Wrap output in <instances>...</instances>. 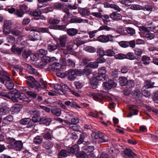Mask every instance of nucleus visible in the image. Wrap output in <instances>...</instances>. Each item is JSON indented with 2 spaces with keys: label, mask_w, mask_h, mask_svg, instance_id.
Instances as JSON below:
<instances>
[{
  "label": "nucleus",
  "mask_w": 158,
  "mask_h": 158,
  "mask_svg": "<svg viewBox=\"0 0 158 158\" xmlns=\"http://www.w3.org/2000/svg\"><path fill=\"white\" fill-rule=\"evenodd\" d=\"M119 83L122 86H125L127 85V80L125 77H120L118 79Z\"/></svg>",
  "instance_id": "nucleus-34"
},
{
  "label": "nucleus",
  "mask_w": 158,
  "mask_h": 158,
  "mask_svg": "<svg viewBox=\"0 0 158 158\" xmlns=\"http://www.w3.org/2000/svg\"><path fill=\"white\" fill-rule=\"evenodd\" d=\"M12 24L11 22L10 21L6 20L4 22L3 28L10 29Z\"/></svg>",
  "instance_id": "nucleus-45"
},
{
  "label": "nucleus",
  "mask_w": 158,
  "mask_h": 158,
  "mask_svg": "<svg viewBox=\"0 0 158 158\" xmlns=\"http://www.w3.org/2000/svg\"><path fill=\"white\" fill-rule=\"evenodd\" d=\"M56 40H59L61 46L62 47H65L67 41V36L66 35H61L58 39H56Z\"/></svg>",
  "instance_id": "nucleus-14"
},
{
  "label": "nucleus",
  "mask_w": 158,
  "mask_h": 158,
  "mask_svg": "<svg viewBox=\"0 0 158 158\" xmlns=\"http://www.w3.org/2000/svg\"><path fill=\"white\" fill-rule=\"evenodd\" d=\"M93 99L96 101L102 99L103 98L102 94H99L92 93L90 94Z\"/></svg>",
  "instance_id": "nucleus-30"
},
{
  "label": "nucleus",
  "mask_w": 158,
  "mask_h": 158,
  "mask_svg": "<svg viewBox=\"0 0 158 158\" xmlns=\"http://www.w3.org/2000/svg\"><path fill=\"white\" fill-rule=\"evenodd\" d=\"M27 67L30 70L29 73L31 74L34 75H37L38 74L37 70L33 68L31 65H28Z\"/></svg>",
  "instance_id": "nucleus-50"
},
{
  "label": "nucleus",
  "mask_w": 158,
  "mask_h": 158,
  "mask_svg": "<svg viewBox=\"0 0 158 158\" xmlns=\"http://www.w3.org/2000/svg\"><path fill=\"white\" fill-rule=\"evenodd\" d=\"M99 31V30L98 29L97 30H95L92 31H88L87 33L89 35V37L90 38H92L95 36V34Z\"/></svg>",
  "instance_id": "nucleus-58"
},
{
  "label": "nucleus",
  "mask_w": 158,
  "mask_h": 158,
  "mask_svg": "<svg viewBox=\"0 0 158 158\" xmlns=\"http://www.w3.org/2000/svg\"><path fill=\"white\" fill-rule=\"evenodd\" d=\"M67 32L69 35L72 36L76 35L78 32V30L75 28H71L68 29Z\"/></svg>",
  "instance_id": "nucleus-23"
},
{
  "label": "nucleus",
  "mask_w": 158,
  "mask_h": 158,
  "mask_svg": "<svg viewBox=\"0 0 158 158\" xmlns=\"http://www.w3.org/2000/svg\"><path fill=\"white\" fill-rule=\"evenodd\" d=\"M70 23H88V20L86 19H83L80 17H73L71 18L70 20Z\"/></svg>",
  "instance_id": "nucleus-15"
},
{
  "label": "nucleus",
  "mask_w": 158,
  "mask_h": 158,
  "mask_svg": "<svg viewBox=\"0 0 158 158\" xmlns=\"http://www.w3.org/2000/svg\"><path fill=\"white\" fill-rule=\"evenodd\" d=\"M27 9L28 7L26 5L24 4L20 5V17L27 12Z\"/></svg>",
  "instance_id": "nucleus-32"
},
{
  "label": "nucleus",
  "mask_w": 158,
  "mask_h": 158,
  "mask_svg": "<svg viewBox=\"0 0 158 158\" xmlns=\"http://www.w3.org/2000/svg\"><path fill=\"white\" fill-rule=\"evenodd\" d=\"M79 150V147L77 144H75L67 149L69 153H74L76 152L77 154Z\"/></svg>",
  "instance_id": "nucleus-17"
},
{
  "label": "nucleus",
  "mask_w": 158,
  "mask_h": 158,
  "mask_svg": "<svg viewBox=\"0 0 158 158\" xmlns=\"http://www.w3.org/2000/svg\"><path fill=\"white\" fill-rule=\"evenodd\" d=\"M97 38L98 40L99 41L102 43H105L109 41H113L114 37L111 35L109 34L107 35H100Z\"/></svg>",
  "instance_id": "nucleus-5"
},
{
  "label": "nucleus",
  "mask_w": 158,
  "mask_h": 158,
  "mask_svg": "<svg viewBox=\"0 0 158 158\" xmlns=\"http://www.w3.org/2000/svg\"><path fill=\"white\" fill-rule=\"evenodd\" d=\"M31 120L29 118H23L20 120V124L23 125H26L31 123Z\"/></svg>",
  "instance_id": "nucleus-37"
},
{
  "label": "nucleus",
  "mask_w": 158,
  "mask_h": 158,
  "mask_svg": "<svg viewBox=\"0 0 158 158\" xmlns=\"http://www.w3.org/2000/svg\"><path fill=\"white\" fill-rule=\"evenodd\" d=\"M51 112L56 116H59L61 114V110L60 109L55 108L51 109Z\"/></svg>",
  "instance_id": "nucleus-24"
},
{
  "label": "nucleus",
  "mask_w": 158,
  "mask_h": 158,
  "mask_svg": "<svg viewBox=\"0 0 158 158\" xmlns=\"http://www.w3.org/2000/svg\"><path fill=\"white\" fill-rule=\"evenodd\" d=\"M114 58L117 59L123 60L125 59V54L123 53H119L115 55Z\"/></svg>",
  "instance_id": "nucleus-55"
},
{
  "label": "nucleus",
  "mask_w": 158,
  "mask_h": 158,
  "mask_svg": "<svg viewBox=\"0 0 158 158\" xmlns=\"http://www.w3.org/2000/svg\"><path fill=\"white\" fill-rule=\"evenodd\" d=\"M89 154L85 153L84 152H81L77 154V156L78 158H87Z\"/></svg>",
  "instance_id": "nucleus-47"
},
{
  "label": "nucleus",
  "mask_w": 158,
  "mask_h": 158,
  "mask_svg": "<svg viewBox=\"0 0 158 158\" xmlns=\"http://www.w3.org/2000/svg\"><path fill=\"white\" fill-rule=\"evenodd\" d=\"M94 77L98 81H107L108 79V77L107 75H102L99 73L95 77Z\"/></svg>",
  "instance_id": "nucleus-28"
},
{
  "label": "nucleus",
  "mask_w": 158,
  "mask_h": 158,
  "mask_svg": "<svg viewBox=\"0 0 158 158\" xmlns=\"http://www.w3.org/2000/svg\"><path fill=\"white\" fill-rule=\"evenodd\" d=\"M68 151L63 149L59 153L58 158H62V157H66L68 156Z\"/></svg>",
  "instance_id": "nucleus-39"
},
{
  "label": "nucleus",
  "mask_w": 158,
  "mask_h": 158,
  "mask_svg": "<svg viewBox=\"0 0 158 158\" xmlns=\"http://www.w3.org/2000/svg\"><path fill=\"white\" fill-rule=\"evenodd\" d=\"M0 95L10 99L12 101L15 102H19L20 99V92L16 89H14L13 91L8 92L7 93L2 92Z\"/></svg>",
  "instance_id": "nucleus-2"
},
{
  "label": "nucleus",
  "mask_w": 158,
  "mask_h": 158,
  "mask_svg": "<svg viewBox=\"0 0 158 158\" xmlns=\"http://www.w3.org/2000/svg\"><path fill=\"white\" fill-rule=\"evenodd\" d=\"M43 140V138L41 136H37L34 139V143L36 144H40Z\"/></svg>",
  "instance_id": "nucleus-42"
},
{
  "label": "nucleus",
  "mask_w": 158,
  "mask_h": 158,
  "mask_svg": "<svg viewBox=\"0 0 158 158\" xmlns=\"http://www.w3.org/2000/svg\"><path fill=\"white\" fill-rule=\"evenodd\" d=\"M63 11L66 13L67 15H65L64 16V17L62 19V20L64 21L67 22L68 20L69 17L70 16V13L69 10L67 9L64 10Z\"/></svg>",
  "instance_id": "nucleus-44"
},
{
  "label": "nucleus",
  "mask_w": 158,
  "mask_h": 158,
  "mask_svg": "<svg viewBox=\"0 0 158 158\" xmlns=\"http://www.w3.org/2000/svg\"><path fill=\"white\" fill-rule=\"evenodd\" d=\"M6 41L10 44H12L15 41V39L13 36L9 35L6 39Z\"/></svg>",
  "instance_id": "nucleus-57"
},
{
  "label": "nucleus",
  "mask_w": 158,
  "mask_h": 158,
  "mask_svg": "<svg viewBox=\"0 0 158 158\" xmlns=\"http://www.w3.org/2000/svg\"><path fill=\"white\" fill-rule=\"evenodd\" d=\"M47 53L48 51L43 49H40L37 52V54L38 55L42 57L45 56Z\"/></svg>",
  "instance_id": "nucleus-41"
},
{
  "label": "nucleus",
  "mask_w": 158,
  "mask_h": 158,
  "mask_svg": "<svg viewBox=\"0 0 158 158\" xmlns=\"http://www.w3.org/2000/svg\"><path fill=\"white\" fill-rule=\"evenodd\" d=\"M61 64H60L58 63H54L50 65L49 68H51L52 70L57 72V75L59 77H62L64 75L62 76L63 74H61L59 72L60 71L61 69Z\"/></svg>",
  "instance_id": "nucleus-7"
},
{
  "label": "nucleus",
  "mask_w": 158,
  "mask_h": 158,
  "mask_svg": "<svg viewBox=\"0 0 158 158\" xmlns=\"http://www.w3.org/2000/svg\"><path fill=\"white\" fill-rule=\"evenodd\" d=\"M102 85L105 89L109 90L113 87H115L117 84L114 81L110 80L107 82L103 83Z\"/></svg>",
  "instance_id": "nucleus-11"
},
{
  "label": "nucleus",
  "mask_w": 158,
  "mask_h": 158,
  "mask_svg": "<svg viewBox=\"0 0 158 158\" xmlns=\"http://www.w3.org/2000/svg\"><path fill=\"white\" fill-rule=\"evenodd\" d=\"M29 39L31 41H35L41 40L42 39L40 33L38 32H34L31 33L29 36Z\"/></svg>",
  "instance_id": "nucleus-9"
},
{
  "label": "nucleus",
  "mask_w": 158,
  "mask_h": 158,
  "mask_svg": "<svg viewBox=\"0 0 158 158\" xmlns=\"http://www.w3.org/2000/svg\"><path fill=\"white\" fill-rule=\"evenodd\" d=\"M132 95L135 98L138 99L141 97L142 93L140 90L135 89L132 91Z\"/></svg>",
  "instance_id": "nucleus-33"
},
{
  "label": "nucleus",
  "mask_w": 158,
  "mask_h": 158,
  "mask_svg": "<svg viewBox=\"0 0 158 158\" xmlns=\"http://www.w3.org/2000/svg\"><path fill=\"white\" fill-rule=\"evenodd\" d=\"M153 87V86L152 85L151 81L148 80L146 81L145 85L143 87V88H144L147 89Z\"/></svg>",
  "instance_id": "nucleus-60"
},
{
  "label": "nucleus",
  "mask_w": 158,
  "mask_h": 158,
  "mask_svg": "<svg viewBox=\"0 0 158 158\" xmlns=\"http://www.w3.org/2000/svg\"><path fill=\"white\" fill-rule=\"evenodd\" d=\"M0 76L2 77H1L0 78V82L2 84H4L5 82V80L3 78L6 79H9V75L1 67H0Z\"/></svg>",
  "instance_id": "nucleus-10"
},
{
  "label": "nucleus",
  "mask_w": 158,
  "mask_h": 158,
  "mask_svg": "<svg viewBox=\"0 0 158 158\" xmlns=\"http://www.w3.org/2000/svg\"><path fill=\"white\" fill-rule=\"evenodd\" d=\"M121 155L123 157L125 158H134V156L135 155V154L131 149L127 148L121 153Z\"/></svg>",
  "instance_id": "nucleus-8"
},
{
  "label": "nucleus",
  "mask_w": 158,
  "mask_h": 158,
  "mask_svg": "<svg viewBox=\"0 0 158 158\" xmlns=\"http://www.w3.org/2000/svg\"><path fill=\"white\" fill-rule=\"evenodd\" d=\"M29 114L33 116H40V112L39 110L35 109H33L29 111Z\"/></svg>",
  "instance_id": "nucleus-35"
},
{
  "label": "nucleus",
  "mask_w": 158,
  "mask_h": 158,
  "mask_svg": "<svg viewBox=\"0 0 158 158\" xmlns=\"http://www.w3.org/2000/svg\"><path fill=\"white\" fill-rule=\"evenodd\" d=\"M66 76L69 80H74L77 77L76 71L73 69L69 70L66 72Z\"/></svg>",
  "instance_id": "nucleus-12"
},
{
  "label": "nucleus",
  "mask_w": 158,
  "mask_h": 158,
  "mask_svg": "<svg viewBox=\"0 0 158 158\" xmlns=\"http://www.w3.org/2000/svg\"><path fill=\"white\" fill-rule=\"evenodd\" d=\"M98 80L95 77H93L90 79V83L92 87L94 89L96 88L98 84Z\"/></svg>",
  "instance_id": "nucleus-40"
},
{
  "label": "nucleus",
  "mask_w": 158,
  "mask_h": 158,
  "mask_svg": "<svg viewBox=\"0 0 158 158\" xmlns=\"http://www.w3.org/2000/svg\"><path fill=\"white\" fill-rule=\"evenodd\" d=\"M125 57L126 59L130 60H133L136 58L134 53L130 52L125 54Z\"/></svg>",
  "instance_id": "nucleus-31"
},
{
  "label": "nucleus",
  "mask_w": 158,
  "mask_h": 158,
  "mask_svg": "<svg viewBox=\"0 0 158 158\" xmlns=\"http://www.w3.org/2000/svg\"><path fill=\"white\" fill-rule=\"evenodd\" d=\"M79 12L81 15L83 16H88L90 14V12L89 10L85 8L80 9L79 11Z\"/></svg>",
  "instance_id": "nucleus-26"
},
{
  "label": "nucleus",
  "mask_w": 158,
  "mask_h": 158,
  "mask_svg": "<svg viewBox=\"0 0 158 158\" xmlns=\"http://www.w3.org/2000/svg\"><path fill=\"white\" fill-rule=\"evenodd\" d=\"M101 18L102 19L104 23L105 24H107L110 21L109 16L107 15H102Z\"/></svg>",
  "instance_id": "nucleus-46"
},
{
  "label": "nucleus",
  "mask_w": 158,
  "mask_h": 158,
  "mask_svg": "<svg viewBox=\"0 0 158 158\" xmlns=\"http://www.w3.org/2000/svg\"><path fill=\"white\" fill-rule=\"evenodd\" d=\"M127 85L129 88H133L135 86L134 81L133 80L128 81Z\"/></svg>",
  "instance_id": "nucleus-64"
},
{
  "label": "nucleus",
  "mask_w": 158,
  "mask_h": 158,
  "mask_svg": "<svg viewBox=\"0 0 158 158\" xmlns=\"http://www.w3.org/2000/svg\"><path fill=\"white\" fill-rule=\"evenodd\" d=\"M60 22V20L57 19H54L52 18H50L49 20V22L50 23L52 28L55 29L57 26V24Z\"/></svg>",
  "instance_id": "nucleus-21"
},
{
  "label": "nucleus",
  "mask_w": 158,
  "mask_h": 158,
  "mask_svg": "<svg viewBox=\"0 0 158 158\" xmlns=\"http://www.w3.org/2000/svg\"><path fill=\"white\" fill-rule=\"evenodd\" d=\"M114 52L111 49H107L105 51V55L109 56H112L114 55Z\"/></svg>",
  "instance_id": "nucleus-52"
},
{
  "label": "nucleus",
  "mask_w": 158,
  "mask_h": 158,
  "mask_svg": "<svg viewBox=\"0 0 158 158\" xmlns=\"http://www.w3.org/2000/svg\"><path fill=\"white\" fill-rule=\"evenodd\" d=\"M52 120L51 118L44 117L41 118L40 122L46 125H49Z\"/></svg>",
  "instance_id": "nucleus-22"
},
{
  "label": "nucleus",
  "mask_w": 158,
  "mask_h": 158,
  "mask_svg": "<svg viewBox=\"0 0 158 158\" xmlns=\"http://www.w3.org/2000/svg\"><path fill=\"white\" fill-rule=\"evenodd\" d=\"M10 109L6 107H3L0 109V115H4L8 114Z\"/></svg>",
  "instance_id": "nucleus-38"
},
{
  "label": "nucleus",
  "mask_w": 158,
  "mask_h": 158,
  "mask_svg": "<svg viewBox=\"0 0 158 158\" xmlns=\"http://www.w3.org/2000/svg\"><path fill=\"white\" fill-rule=\"evenodd\" d=\"M133 2L132 0H121L120 3L125 6H129L131 5V3Z\"/></svg>",
  "instance_id": "nucleus-59"
},
{
  "label": "nucleus",
  "mask_w": 158,
  "mask_h": 158,
  "mask_svg": "<svg viewBox=\"0 0 158 158\" xmlns=\"http://www.w3.org/2000/svg\"><path fill=\"white\" fill-rule=\"evenodd\" d=\"M146 89H147L142 87V91L143 94L145 97H148L150 96V93L149 91L147 90Z\"/></svg>",
  "instance_id": "nucleus-54"
},
{
  "label": "nucleus",
  "mask_w": 158,
  "mask_h": 158,
  "mask_svg": "<svg viewBox=\"0 0 158 158\" xmlns=\"http://www.w3.org/2000/svg\"><path fill=\"white\" fill-rule=\"evenodd\" d=\"M119 44L122 47L126 48L128 47V42L121 41L119 43Z\"/></svg>",
  "instance_id": "nucleus-63"
},
{
  "label": "nucleus",
  "mask_w": 158,
  "mask_h": 158,
  "mask_svg": "<svg viewBox=\"0 0 158 158\" xmlns=\"http://www.w3.org/2000/svg\"><path fill=\"white\" fill-rule=\"evenodd\" d=\"M134 52L135 55L140 56L143 52V50L139 48H136L134 49Z\"/></svg>",
  "instance_id": "nucleus-51"
},
{
  "label": "nucleus",
  "mask_w": 158,
  "mask_h": 158,
  "mask_svg": "<svg viewBox=\"0 0 158 158\" xmlns=\"http://www.w3.org/2000/svg\"><path fill=\"white\" fill-rule=\"evenodd\" d=\"M7 10L9 13L10 14L13 13L18 17H20V10H16L14 8L11 7L8 8Z\"/></svg>",
  "instance_id": "nucleus-27"
},
{
  "label": "nucleus",
  "mask_w": 158,
  "mask_h": 158,
  "mask_svg": "<svg viewBox=\"0 0 158 158\" xmlns=\"http://www.w3.org/2000/svg\"><path fill=\"white\" fill-rule=\"evenodd\" d=\"M148 28H152L151 27H146L143 26H140V30L141 31H143V36L147 39L148 40H151L154 37V34L151 33Z\"/></svg>",
  "instance_id": "nucleus-4"
},
{
  "label": "nucleus",
  "mask_w": 158,
  "mask_h": 158,
  "mask_svg": "<svg viewBox=\"0 0 158 158\" xmlns=\"http://www.w3.org/2000/svg\"><path fill=\"white\" fill-rule=\"evenodd\" d=\"M87 66L92 68H97L98 66V64L96 61L91 62L88 64Z\"/></svg>",
  "instance_id": "nucleus-53"
},
{
  "label": "nucleus",
  "mask_w": 158,
  "mask_h": 158,
  "mask_svg": "<svg viewBox=\"0 0 158 158\" xmlns=\"http://www.w3.org/2000/svg\"><path fill=\"white\" fill-rule=\"evenodd\" d=\"M43 145V147L47 149H50L53 147L52 143L49 141L44 142Z\"/></svg>",
  "instance_id": "nucleus-29"
},
{
  "label": "nucleus",
  "mask_w": 158,
  "mask_h": 158,
  "mask_svg": "<svg viewBox=\"0 0 158 158\" xmlns=\"http://www.w3.org/2000/svg\"><path fill=\"white\" fill-rule=\"evenodd\" d=\"M27 83L28 85L34 89V91L38 92L41 91L42 89L45 88L44 85H40L36 81L35 78L31 76L27 77Z\"/></svg>",
  "instance_id": "nucleus-1"
},
{
  "label": "nucleus",
  "mask_w": 158,
  "mask_h": 158,
  "mask_svg": "<svg viewBox=\"0 0 158 158\" xmlns=\"http://www.w3.org/2000/svg\"><path fill=\"white\" fill-rule=\"evenodd\" d=\"M43 137L44 139L50 140H52L53 138H54L52 135L49 132L44 134L43 136Z\"/></svg>",
  "instance_id": "nucleus-48"
},
{
  "label": "nucleus",
  "mask_w": 158,
  "mask_h": 158,
  "mask_svg": "<svg viewBox=\"0 0 158 158\" xmlns=\"http://www.w3.org/2000/svg\"><path fill=\"white\" fill-rule=\"evenodd\" d=\"M4 79L6 81L5 85L6 88L10 90L13 89L14 86V84L10 81L11 78L9 76V79Z\"/></svg>",
  "instance_id": "nucleus-19"
},
{
  "label": "nucleus",
  "mask_w": 158,
  "mask_h": 158,
  "mask_svg": "<svg viewBox=\"0 0 158 158\" xmlns=\"http://www.w3.org/2000/svg\"><path fill=\"white\" fill-rule=\"evenodd\" d=\"M150 60V58L144 55L141 58V60L144 64L147 65L149 64Z\"/></svg>",
  "instance_id": "nucleus-36"
},
{
  "label": "nucleus",
  "mask_w": 158,
  "mask_h": 158,
  "mask_svg": "<svg viewBox=\"0 0 158 158\" xmlns=\"http://www.w3.org/2000/svg\"><path fill=\"white\" fill-rule=\"evenodd\" d=\"M62 61V65H66L70 67L71 68H73L75 67V64L73 60L71 59H68L66 60L65 59H61Z\"/></svg>",
  "instance_id": "nucleus-13"
},
{
  "label": "nucleus",
  "mask_w": 158,
  "mask_h": 158,
  "mask_svg": "<svg viewBox=\"0 0 158 158\" xmlns=\"http://www.w3.org/2000/svg\"><path fill=\"white\" fill-rule=\"evenodd\" d=\"M84 50L89 52L94 53L95 52L96 49L91 46H87L84 48Z\"/></svg>",
  "instance_id": "nucleus-43"
},
{
  "label": "nucleus",
  "mask_w": 158,
  "mask_h": 158,
  "mask_svg": "<svg viewBox=\"0 0 158 158\" xmlns=\"http://www.w3.org/2000/svg\"><path fill=\"white\" fill-rule=\"evenodd\" d=\"M7 139L9 142L8 147L16 151L20 150V141H16L15 139L10 137H8Z\"/></svg>",
  "instance_id": "nucleus-3"
},
{
  "label": "nucleus",
  "mask_w": 158,
  "mask_h": 158,
  "mask_svg": "<svg viewBox=\"0 0 158 158\" xmlns=\"http://www.w3.org/2000/svg\"><path fill=\"white\" fill-rule=\"evenodd\" d=\"M57 44H55L53 43L48 44L47 49L49 52H52L56 50L57 48Z\"/></svg>",
  "instance_id": "nucleus-25"
},
{
  "label": "nucleus",
  "mask_w": 158,
  "mask_h": 158,
  "mask_svg": "<svg viewBox=\"0 0 158 158\" xmlns=\"http://www.w3.org/2000/svg\"><path fill=\"white\" fill-rule=\"evenodd\" d=\"M130 8L134 10H139L143 9V7L139 5L133 4L131 6Z\"/></svg>",
  "instance_id": "nucleus-49"
},
{
  "label": "nucleus",
  "mask_w": 158,
  "mask_h": 158,
  "mask_svg": "<svg viewBox=\"0 0 158 158\" xmlns=\"http://www.w3.org/2000/svg\"><path fill=\"white\" fill-rule=\"evenodd\" d=\"M91 136L93 139H99L98 141L100 143L105 142L108 140L105 139L102 133L100 131L93 132L91 134Z\"/></svg>",
  "instance_id": "nucleus-6"
},
{
  "label": "nucleus",
  "mask_w": 158,
  "mask_h": 158,
  "mask_svg": "<svg viewBox=\"0 0 158 158\" xmlns=\"http://www.w3.org/2000/svg\"><path fill=\"white\" fill-rule=\"evenodd\" d=\"M126 31L128 34L131 35H133L135 33V29L131 27H126Z\"/></svg>",
  "instance_id": "nucleus-56"
},
{
  "label": "nucleus",
  "mask_w": 158,
  "mask_h": 158,
  "mask_svg": "<svg viewBox=\"0 0 158 158\" xmlns=\"http://www.w3.org/2000/svg\"><path fill=\"white\" fill-rule=\"evenodd\" d=\"M66 4L64 3L60 2H57L55 3L53 5L54 8L58 10H63L64 9Z\"/></svg>",
  "instance_id": "nucleus-18"
},
{
  "label": "nucleus",
  "mask_w": 158,
  "mask_h": 158,
  "mask_svg": "<svg viewBox=\"0 0 158 158\" xmlns=\"http://www.w3.org/2000/svg\"><path fill=\"white\" fill-rule=\"evenodd\" d=\"M98 71L99 74H101L102 75H106L105 74L106 72V70L105 67H101L98 69Z\"/></svg>",
  "instance_id": "nucleus-62"
},
{
  "label": "nucleus",
  "mask_w": 158,
  "mask_h": 158,
  "mask_svg": "<svg viewBox=\"0 0 158 158\" xmlns=\"http://www.w3.org/2000/svg\"><path fill=\"white\" fill-rule=\"evenodd\" d=\"M28 14L35 17H39L41 14L40 9H37L35 10H31L28 12Z\"/></svg>",
  "instance_id": "nucleus-20"
},
{
  "label": "nucleus",
  "mask_w": 158,
  "mask_h": 158,
  "mask_svg": "<svg viewBox=\"0 0 158 158\" xmlns=\"http://www.w3.org/2000/svg\"><path fill=\"white\" fill-rule=\"evenodd\" d=\"M110 17V18L115 21H118L122 18L121 15L117 12H114L111 14Z\"/></svg>",
  "instance_id": "nucleus-16"
},
{
  "label": "nucleus",
  "mask_w": 158,
  "mask_h": 158,
  "mask_svg": "<svg viewBox=\"0 0 158 158\" xmlns=\"http://www.w3.org/2000/svg\"><path fill=\"white\" fill-rule=\"evenodd\" d=\"M74 46H76L77 47V45L75 44H71L67 46L66 48L69 52H72L73 51L74 49L73 48Z\"/></svg>",
  "instance_id": "nucleus-61"
}]
</instances>
